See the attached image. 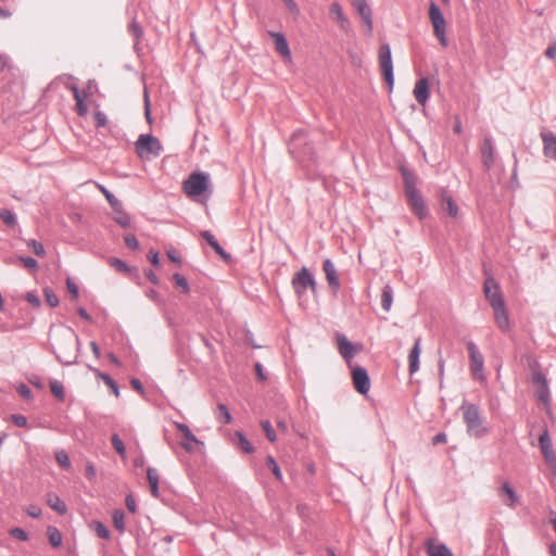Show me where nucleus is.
Segmentation results:
<instances>
[{
  "label": "nucleus",
  "mask_w": 556,
  "mask_h": 556,
  "mask_svg": "<svg viewBox=\"0 0 556 556\" xmlns=\"http://www.w3.org/2000/svg\"><path fill=\"white\" fill-rule=\"evenodd\" d=\"M85 475L89 480H93L96 477V468L91 463L86 465Z\"/></svg>",
  "instance_id": "nucleus-62"
},
{
  "label": "nucleus",
  "mask_w": 556,
  "mask_h": 556,
  "mask_svg": "<svg viewBox=\"0 0 556 556\" xmlns=\"http://www.w3.org/2000/svg\"><path fill=\"white\" fill-rule=\"evenodd\" d=\"M46 301L51 307H55L59 304V299L56 294L49 288L43 290Z\"/></svg>",
  "instance_id": "nucleus-50"
},
{
  "label": "nucleus",
  "mask_w": 556,
  "mask_h": 556,
  "mask_svg": "<svg viewBox=\"0 0 556 556\" xmlns=\"http://www.w3.org/2000/svg\"><path fill=\"white\" fill-rule=\"evenodd\" d=\"M441 208L446 212L451 217L455 218L458 214V207L452 197L445 191L441 194Z\"/></svg>",
  "instance_id": "nucleus-27"
},
{
  "label": "nucleus",
  "mask_w": 556,
  "mask_h": 556,
  "mask_svg": "<svg viewBox=\"0 0 556 556\" xmlns=\"http://www.w3.org/2000/svg\"><path fill=\"white\" fill-rule=\"evenodd\" d=\"M117 213V215L115 216V222L121 225L123 228H127L130 226V217L126 214V213H123L121 211V208L118 211H115Z\"/></svg>",
  "instance_id": "nucleus-49"
},
{
  "label": "nucleus",
  "mask_w": 556,
  "mask_h": 556,
  "mask_svg": "<svg viewBox=\"0 0 556 556\" xmlns=\"http://www.w3.org/2000/svg\"><path fill=\"white\" fill-rule=\"evenodd\" d=\"M426 552L428 556H453L452 552L446 545L432 539L427 540Z\"/></svg>",
  "instance_id": "nucleus-25"
},
{
  "label": "nucleus",
  "mask_w": 556,
  "mask_h": 556,
  "mask_svg": "<svg viewBox=\"0 0 556 556\" xmlns=\"http://www.w3.org/2000/svg\"><path fill=\"white\" fill-rule=\"evenodd\" d=\"M201 237L214 249V251L225 261L230 260V255L219 245L215 237L210 231H202Z\"/></svg>",
  "instance_id": "nucleus-26"
},
{
  "label": "nucleus",
  "mask_w": 556,
  "mask_h": 556,
  "mask_svg": "<svg viewBox=\"0 0 556 556\" xmlns=\"http://www.w3.org/2000/svg\"><path fill=\"white\" fill-rule=\"evenodd\" d=\"M91 529L97 533L98 536L108 540L110 532L108 528L100 521H92L90 525Z\"/></svg>",
  "instance_id": "nucleus-39"
},
{
  "label": "nucleus",
  "mask_w": 556,
  "mask_h": 556,
  "mask_svg": "<svg viewBox=\"0 0 556 556\" xmlns=\"http://www.w3.org/2000/svg\"><path fill=\"white\" fill-rule=\"evenodd\" d=\"M70 89L72 90L76 101L75 111L78 115L85 116L88 113V104L86 103V100L88 99L87 91L79 90L75 85H72Z\"/></svg>",
  "instance_id": "nucleus-19"
},
{
  "label": "nucleus",
  "mask_w": 556,
  "mask_h": 556,
  "mask_svg": "<svg viewBox=\"0 0 556 556\" xmlns=\"http://www.w3.org/2000/svg\"><path fill=\"white\" fill-rule=\"evenodd\" d=\"M420 339H418L415 344H414V348L412 349L410 353H409V356H408V362H409V372L410 374H414L416 372L418 369H419V356H420Z\"/></svg>",
  "instance_id": "nucleus-28"
},
{
  "label": "nucleus",
  "mask_w": 556,
  "mask_h": 556,
  "mask_svg": "<svg viewBox=\"0 0 556 556\" xmlns=\"http://www.w3.org/2000/svg\"><path fill=\"white\" fill-rule=\"evenodd\" d=\"M352 380L355 390L361 394H366L370 389L368 374L363 367H354L352 370Z\"/></svg>",
  "instance_id": "nucleus-12"
},
{
  "label": "nucleus",
  "mask_w": 556,
  "mask_h": 556,
  "mask_svg": "<svg viewBox=\"0 0 556 556\" xmlns=\"http://www.w3.org/2000/svg\"><path fill=\"white\" fill-rule=\"evenodd\" d=\"M143 101H144V116H146V119L149 124L152 123V118H151V111H150V98H149V93L147 91V89L144 90V93H143Z\"/></svg>",
  "instance_id": "nucleus-53"
},
{
  "label": "nucleus",
  "mask_w": 556,
  "mask_h": 556,
  "mask_svg": "<svg viewBox=\"0 0 556 556\" xmlns=\"http://www.w3.org/2000/svg\"><path fill=\"white\" fill-rule=\"evenodd\" d=\"M12 421L17 427H26L27 426V418L23 415H12Z\"/></svg>",
  "instance_id": "nucleus-61"
},
{
  "label": "nucleus",
  "mask_w": 556,
  "mask_h": 556,
  "mask_svg": "<svg viewBox=\"0 0 556 556\" xmlns=\"http://www.w3.org/2000/svg\"><path fill=\"white\" fill-rule=\"evenodd\" d=\"M111 442L115 451L122 456V458L126 457V450L123 441L119 439L117 434H113L111 438Z\"/></svg>",
  "instance_id": "nucleus-42"
},
{
  "label": "nucleus",
  "mask_w": 556,
  "mask_h": 556,
  "mask_svg": "<svg viewBox=\"0 0 556 556\" xmlns=\"http://www.w3.org/2000/svg\"><path fill=\"white\" fill-rule=\"evenodd\" d=\"M352 3L357 10L363 23L365 24L366 34L370 36L374 28L371 9L367 4L366 0H353Z\"/></svg>",
  "instance_id": "nucleus-15"
},
{
  "label": "nucleus",
  "mask_w": 556,
  "mask_h": 556,
  "mask_svg": "<svg viewBox=\"0 0 556 556\" xmlns=\"http://www.w3.org/2000/svg\"><path fill=\"white\" fill-rule=\"evenodd\" d=\"M215 417L216 419L225 425H228L231 422L232 418L229 413V409L225 404H218L215 410Z\"/></svg>",
  "instance_id": "nucleus-31"
},
{
  "label": "nucleus",
  "mask_w": 556,
  "mask_h": 556,
  "mask_svg": "<svg viewBox=\"0 0 556 556\" xmlns=\"http://www.w3.org/2000/svg\"><path fill=\"white\" fill-rule=\"evenodd\" d=\"M98 188L104 194L114 211L122 208L121 202L105 187L98 185Z\"/></svg>",
  "instance_id": "nucleus-35"
},
{
  "label": "nucleus",
  "mask_w": 556,
  "mask_h": 556,
  "mask_svg": "<svg viewBox=\"0 0 556 556\" xmlns=\"http://www.w3.org/2000/svg\"><path fill=\"white\" fill-rule=\"evenodd\" d=\"M94 374L97 377H99L100 379H102L104 381V383L113 391L114 395L115 396H118L119 395V390H118V387L117 384L111 379L110 376L105 375V374H102L100 372L98 369H93Z\"/></svg>",
  "instance_id": "nucleus-36"
},
{
  "label": "nucleus",
  "mask_w": 556,
  "mask_h": 556,
  "mask_svg": "<svg viewBox=\"0 0 556 556\" xmlns=\"http://www.w3.org/2000/svg\"><path fill=\"white\" fill-rule=\"evenodd\" d=\"M413 94L420 105L426 106L430 98V83L427 77H422L416 81Z\"/></svg>",
  "instance_id": "nucleus-17"
},
{
  "label": "nucleus",
  "mask_w": 556,
  "mask_h": 556,
  "mask_svg": "<svg viewBox=\"0 0 556 556\" xmlns=\"http://www.w3.org/2000/svg\"><path fill=\"white\" fill-rule=\"evenodd\" d=\"M469 357H470V368L472 375L476 378H482V369H483V357L481 353L478 351L475 343L469 342L467 344Z\"/></svg>",
  "instance_id": "nucleus-16"
},
{
  "label": "nucleus",
  "mask_w": 556,
  "mask_h": 556,
  "mask_svg": "<svg viewBox=\"0 0 556 556\" xmlns=\"http://www.w3.org/2000/svg\"><path fill=\"white\" fill-rule=\"evenodd\" d=\"M147 478L150 484L151 493L154 497L159 496V475L155 469L149 468L147 471Z\"/></svg>",
  "instance_id": "nucleus-30"
},
{
  "label": "nucleus",
  "mask_w": 556,
  "mask_h": 556,
  "mask_svg": "<svg viewBox=\"0 0 556 556\" xmlns=\"http://www.w3.org/2000/svg\"><path fill=\"white\" fill-rule=\"evenodd\" d=\"M66 287H67L68 292L73 296V299H77V296H78V287L76 286V283L74 281H72V279L68 278L66 280Z\"/></svg>",
  "instance_id": "nucleus-57"
},
{
  "label": "nucleus",
  "mask_w": 556,
  "mask_h": 556,
  "mask_svg": "<svg viewBox=\"0 0 556 556\" xmlns=\"http://www.w3.org/2000/svg\"><path fill=\"white\" fill-rule=\"evenodd\" d=\"M124 513L121 511V510H115L114 514H113V523H114V527L118 530V531H123L124 528H125V522H124Z\"/></svg>",
  "instance_id": "nucleus-47"
},
{
  "label": "nucleus",
  "mask_w": 556,
  "mask_h": 556,
  "mask_svg": "<svg viewBox=\"0 0 556 556\" xmlns=\"http://www.w3.org/2000/svg\"><path fill=\"white\" fill-rule=\"evenodd\" d=\"M323 270L329 287L333 290V292H337L340 289V281L333 263L330 260H325L323 264Z\"/></svg>",
  "instance_id": "nucleus-20"
},
{
  "label": "nucleus",
  "mask_w": 556,
  "mask_h": 556,
  "mask_svg": "<svg viewBox=\"0 0 556 556\" xmlns=\"http://www.w3.org/2000/svg\"><path fill=\"white\" fill-rule=\"evenodd\" d=\"M270 37L274 39L276 51L285 59H291V52L289 49L286 37L280 33L270 31Z\"/></svg>",
  "instance_id": "nucleus-23"
},
{
  "label": "nucleus",
  "mask_w": 556,
  "mask_h": 556,
  "mask_svg": "<svg viewBox=\"0 0 556 556\" xmlns=\"http://www.w3.org/2000/svg\"><path fill=\"white\" fill-rule=\"evenodd\" d=\"M0 218L8 226H15L16 224L15 215L8 208L0 210Z\"/></svg>",
  "instance_id": "nucleus-40"
},
{
  "label": "nucleus",
  "mask_w": 556,
  "mask_h": 556,
  "mask_svg": "<svg viewBox=\"0 0 556 556\" xmlns=\"http://www.w3.org/2000/svg\"><path fill=\"white\" fill-rule=\"evenodd\" d=\"M544 155L556 161V135L549 130L541 131Z\"/></svg>",
  "instance_id": "nucleus-18"
},
{
  "label": "nucleus",
  "mask_w": 556,
  "mask_h": 556,
  "mask_svg": "<svg viewBox=\"0 0 556 556\" xmlns=\"http://www.w3.org/2000/svg\"><path fill=\"white\" fill-rule=\"evenodd\" d=\"M17 392H18V393H20V395H21L22 397H24V399H30V396H31V391H30V389H29L26 384H24V383H22V384H20V386L17 387Z\"/></svg>",
  "instance_id": "nucleus-60"
},
{
  "label": "nucleus",
  "mask_w": 556,
  "mask_h": 556,
  "mask_svg": "<svg viewBox=\"0 0 556 556\" xmlns=\"http://www.w3.org/2000/svg\"><path fill=\"white\" fill-rule=\"evenodd\" d=\"M402 175H403V179H404L405 193H408L410 190L412 191L418 190L416 188L417 179L414 174H412L407 169H403Z\"/></svg>",
  "instance_id": "nucleus-33"
},
{
  "label": "nucleus",
  "mask_w": 556,
  "mask_h": 556,
  "mask_svg": "<svg viewBox=\"0 0 556 556\" xmlns=\"http://www.w3.org/2000/svg\"><path fill=\"white\" fill-rule=\"evenodd\" d=\"M338 350L341 356L350 364L351 359L363 350L359 343H352L343 334L337 336Z\"/></svg>",
  "instance_id": "nucleus-8"
},
{
  "label": "nucleus",
  "mask_w": 556,
  "mask_h": 556,
  "mask_svg": "<svg viewBox=\"0 0 556 556\" xmlns=\"http://www.w3.org/2000/svg\"><path fill=\"white\" fill-rule=\"evenodd\" d=\"M25 299L34 307H39L40 300L38 299V296L35 293H31V292L26 293Z\"/></svg>",
  "instance_id": "nucleus-59"
},
{
  "label": "nucleus",
  "mask_w": 556,
  "mask_h": 556,
  "mask_svg": "<svg viewBox=\"0 0 556 556\" xmlns=\"http://www.w3.org/2000/svg\"><path fill=\"white\" fill-rule=\"evenodd\" d=\"M532 383L535 388V396L538 401L546 405L549 400V391L544 375L542 372H534L532 376Z\"/></svg>",
  "instance_id": "nucleus-14"
},
{
  "label": "nucleus",
  "mask_w": 556,
  "mask_h": 556,
  "mask_svg": "<svg viewBox=\"0 0 556 556\" xmlns=\"http://www.w3.org/2000/svg\"><path fill=\"white\" fill-rule=\"evenodd\" d=\"M10 535L20 541H27L28 535L22 528H13L10 530Z\"/></svg>",
  "instance_id": "nucleus-52"
},
{
  "label": "nucleus",
  "mask_w": 556,
  "mask_h": 556,
  "mask_svg": "<svg viewBox=\"0 0 556 556\" xmlns=\"http://www.w3.org/2000/svg\"><path fill=\"white\" fill-rule=\"evenodd\" d=\"M292 286L295 290V293L301 296L307 288H311L314 291L316 288V282L309 270L303 267L293 277Z\"/></svg>",
  "instance_id": "nucleus-6"
},
{
  "label": "nucleus",
  "mask_w": 556,
  "mask_h": 556,
  "mask_svg": "<svg viewBox=\"0 0 556 556\" xmlns=\"http://www.w3.org/2000/svg\"><path fill=\"white\" fill-rule=\"evenodd\" d=\"M55 460L62 468H70L71 462L67 453L65 451H59L55 453Z\"/></svg>",
  "instance_id": "nucleus-43"
},
{
  "label": "nucleus",
  "mask_w": 556,
  "mask_h": 556,
  "mask_svg": "<svg viewBox=\"0 0 556 556\" xmlns=\"http://www.w3.org/2000/svg\"><path fill=\"white\" fill-rule=\"evenodd\" d=\"M124 241H125V243H126V245L128 248L134 249V250L139 249V242H138L137 238L134 235L127 233L124 237Z\"/></svg>",
  "instance_id": "nucleus-54"
},
{
  "label": "nucleus",
  "mask_w": 556,
  "mask_h": 556,
  "mask_svg": "<svg viewBox=\"0 0 556 556\" xmlns=\"http://www.w3.org/2000/svg\"><path fill=\"white\" fill-rule=\"evenodd\" d=\"M49 542L53 547H59L62 543V534L61 532L54 528L49 527L47 530Z\"/></svg>",
  "instance_id": "nucleus-34"
},
{
  "label": "nucleus",
  "mask_w": 556,
  "mask_h": 556,
  "mask_svg": "<svg viewBox=\"0 0 556 556\" xmlns=\"http://www.w3.org/2000/svg\"><path fill=\"white\" fill-rule=\"evenodd\" d=\"M285 5L289 9V11L293 13H298L299 8L294 0H282Z\"/></svg>",
  "instance_id": "nucleus-63"
},
{
  "label": "nucleus",
  "mask_w": 556,
  "mask_h": 556,
  "mask_svg": "<svg viewBox=\"0 0 556 556\" xmlns=\"http://www.w3.org/2000/svg\"><path fill=\"white\" fill-rule=\"evenodd\" d=\"M429 20L433 27L435 38L439 40L441 46L446 47V21L440 8L434 2H430L429 4Z\"/></svg>",
  "instance_id": "nucleus-3"
},
{
  "label": "nucleus",
  "mask_w": 556,
  "mask_h": 556,
  "mask_svg": "<svg viewBox=\"0 0 556 556\" xmlns=\"http://www.w3.org/2000/svg\"><path fill=\"white\" fill-rule=\"evenodd\" d=\"M110 265L118 271L126 273L129 270V267L127 266V264L119 258H111Z\"/></svg>",
  "instance_id": "nucleus-51"
},
{
  "label": "nucleus",
  "mask_w": 556,
  "mask_h": 556,
  "mask_svg": "<svg viewBox=\"0 0 556 556\" xmlns=\"http://www.w3.org/2000/svg\"><path fill=\"white\" fill-rule=\"evenodd\" d=\"M26 513L28 516L33 517V518H38L40 517L41 515V509L39 506H36V505H29L27 508H26Z\"/></svg>",
  "instance_id": "nucleus-58"
},
{
  "label": "nucleus",
  "mask_w": 556,
  "mask_h": 556,
  "mask_svg": "<svg viewBox=\"0 0 556 556\" xmlns=\"http://www.w3.org/2000/svg\"><path fill=\"white\" fill-rule=\"evenodd\" d=\"M261 426L265 432V435L266 438L270 441V442H275L276 441V433H275V430L271 426V424L268 421V420H263L261 422Z\"/></svg>",
  "instance_id": "nucleus-45"
},
{
  "label": "nucleus",
  "mask_w": 556,
  "mask_h": 556,
  "mask_svg": "<svg viewBox=\"0 0 556 556\" xmlns=\"http://www.w3.org/2000/svg\"><path fill=\"white\" fill-rule=\"evenodd\" d=\"M51 393L60 401H64L65 392L64 387L60 381L53 380L50 382Z\"/></svg>",
  "instance_id": "nucleus-37"
},
{
  "label": "nucleus",
  "mask_w": 556,
  "mask_h": 556,
  "mask_svg": "<svg viewBox=\"0 0 556 556\" xmlns=\"http://www.w3.org/2000/svg\"><path fill=\"white\" fill-rule=\"evenodd\" d=\"M407 198L408 205L413 213L419 218L424 219L428 214L427 205L418 190L409 191L405 193Z\"/></svg>",
  "instance_id": "nucleus-11"
},
{
  "label": "nucleus",
  "mask_w": 556,
  "mask_h": 556,
  "mask_svg": "<svg viewBox=\"0 0 556 556\" xmlns=\"http://www.w3.org/2000/svg\"><path fill=\"white\" fill-rule=\"evenodd\" d=\"M177 430L181 433L184 441L181 442V446L187 452L194 451L198 446L202 445V442L197 439V437L191 432L189 427L181 422H174Z\"/></svg>",
  "instance_id": "nucleus-13"
},
{
  "label": "nucleus",
  "mask_w": 556,
  "mask_h": 556,
  "mask_svg": "<svg viewBox=\"0 0 556 556\" xmlns=\"http://www.w3.org/2000/svg\"><path fill=\"white\" fill-rule=\"evenodd\" d=\"M173 279L175 281L176 287L180 288L184 293L189 292V285L184 276L180 274H174Z\"/></svg>",
  "instance_id": "nucleus-48"
},
{
  "label": "nucleus",
  "mask_w": 556,
  "mask_h": 556,
  "mask_svg": "<svg viewBox=\"0 0 556 556\" xmlns=\"http://www.w3.org/2000/svg\"><path fill=\"white\" fill-rule=\"evenodd\" d=\"M20 261L23 263V265L30 269L35 270L38 267V263L33 257H20Z\"/></svg>",
  "instance_id": "nucleus-56"
},
{
  "label": "nucleus",
  "mask_w": 556,
  "mask_h": 556,
  "mask_svg": "<svg viewBox=\"0 0 556 556\" xmlns=\"http://www.w3.org/2000/svg\"><path fill=\"white\" fill-rule=\"evenodd\" d=\"M381 305L384 311H390L392 305V291L389 287L384 288L381 294Z\"/></svg>",
  "instance_id": "nucleus-41"
},
{
  "label": "nucleus",
  "mask_w": 556,
  "mask_h": 556,
  "mask_svg": "<svg viewBox=\"0 0 556 556\" xmlns=\"http://www.w3.org/2000/svg\"><path fill=\"white\" fill-rule=\"evenodd\" d=\"M93 118H94V123H96V126L99 128V127H103L106 125V116L104 113L100 112V111H97L94 112L93 114Z\"/></svg>",
  "instance_id": "nucleus-55"
},
{
  "label": "nucleus",
  "mask_w": 556,
  "mask_h": 556,
  "mask_svg": "<svg viewBox=\"0 0 556 556\" xmlns=\"http://www.w3.org/2000/svg\"><path fill=\"white\" fill-rule=\"evenodd\" d=\"M329 17L342 31L348 33L350 30V20L339 2H332L329 5Z\"/></svg>",
  "instance_id": "nucleus-9"
},
{
  "label": "nucleus",
  "mask_w": 556,
  "mask_h": 556,
  "mask_svg": "<svg viewBox=\"0 0 556 556\" xmlns=\"http://www.w3.org/2000/svg\"><path fill=\"white\" fill-rule=\"evenodd\" d=\"M498 496L508 507H514L518 503V495L508 482H504L498 490Z\"/></svg>",
  "instance_id": "nucleus-22"
},
{
  "label": "nucleus",
  "mask_w": 556,
  "mask_h": 556,
  "mask_svg": "<svg viewBox=\"0 0 556 556\" xmlns=\"http://www.w3.org/2000/svg\"><path fill=\"white\" fill-rule=\"evenodd\" d=\"M136 151L141 159L159 156L162 151L160 140L152 135H140L136 141Z\"/></svg>",
  "instance_id": "nucleus-4"
},
{
  "label": "nucleus",
  "mask_w": 556,
  "mask_h": 556,
  "mask_svg": "<svg viewBox=\"0 0 556 556\" xmlns=\"http://www.w3.org/2000/svg\"><path fill=\"white\" fill-rule=\"evenodd\" d=\"M266 463H267V466L270 468L271 472L274 473V476L276 477V479L281 480L282 473H281L280 468L277 465L276 460L274 459V457L267 456Z\"/></svg>",
  "instance_id": "nucleus-46"
},
{
  "label": "nucleus",
  "mask_w": 556,
  "mask_h": 556,
  "mask_svg": "<svg viewBox=\"0 0 556 556\" xmlns=\"http://www.w3.org/2000/svg\"><path fill=\"white\" fill-rule=\"evenodd\" d=\"M210 186V176L205 173L195 172L182 182V190L188 198L197 199L204 194Z\"/></svg>",
  "instance_id": "nucleus-2"
},
{
  "label": "nucleus",
  "mask_w": 556,
  "mask_h": 556,
  "mask_svg": "<svg viewBox=\"0 0 556 556\" xmlns=\"http://www.w3.org/2000/svg\"><path fill=\"white\" fill-rule=\"evenodd\" d=\"M483 291L492 308H500L504 306V300L502 298L500 287L494 278L489 277L485 279Z\"/></svg>",
  "instance_id": "nucleus-7"
},
{
  "label": "nucleus",
  "mask_w": 556,
  "mask_h": 556,
  "mask_svg": "<svg viewBox=\"0 0 556 556\" xmlns=\"http://www.w3.org/2000/svg\"><path fill=\"white\" fill-rule=\"evenodd\" d=\"M378 61L379 66L381 70V74L389 85L390 89H392L394 84V76H393V63H392V55H391V48L389 45L384 43L380 46L378 51Z\"/></svg>",
  "instance_id": "nucleus-5"
},
{
  "label": "nucleus",
  "mask_w": 556,
  "mask_h": 556,
  "mask_svg": "<svg viewBox=\"0 0 556 556\" xmlns=\"http://www.w3.org/2000/svg\"><path fill=\"white\" fill-rule=\"evenodd\" d=\"M236 437L238 438V447L244 453L254 452L253 445L249 442V440L241 433L236 432Z\"/></svg>",
  "instance_id": "nucleus-38"
},
{
  "label": "nucleus",
  "mask_w": 556,
  "mask_h": 556,
  "mask_svg": "<svg viewBox=\"0 0 556 556\" xmlns=\"http://www.w3.org/2000/svg\"><path fill=\"white\" fill-rule=\"evenodd\" d=\"M78 338L71 329H66L61 333L60 341L56 345V356L59 359H62L63 355L66 353V344L73 346L74 342H77Z\"/></svg>",
  "instance_id": "nucleus-21"
},
{
  "label": "nucleus",
  "mask_w": 556,
  "mask_h": 556,
  "mask_svg": "<svg viewBox=\"0 0 556 556\" xmlns=\"http://www.w3.org/2000/svg\"><path fill=\"white\" fill-rule=\"evenodd\" d=\"M539 445L541 453L544 456L545 462L547 465L555 469L556 468V453L553 448V444L551 441V438L548 435V432L545 430L539 438Z\"/></svg>",
  "instance_id": "nucleus-10"
},
{
  "label": "nucleus",
  "mask_w": 556,
  "mask_h": 556,
  "mask_svg": "<svg viewBox=\"0 0 556 556\" xmlns=\"http://www.w3.org/2000/svg\"><path fill=\"white\" fill-rule=\"evenodd\" d=\"M480 151L484 166L490 168L494 163V147L490 137L483 139Z\"/></svg>",
  "instance_id": "nucleus-24"
},
{
  "label": "nucleus",
  "mask_w": 556,
  "mask_h": 556,
  "mask_svg": "<svg viewBox=\"0 0 556 556\" xmlns=\"http://www.w3.org/2000/svg\"><path fill=\"white\" fill-rule=\"evenodd\" d=\"M47 504L61 515L66 513L65 503L56 495H48Z\"/></svg>",
  "instance_id": "nucleus-32"
},
{
  "label": "nucleus",
  "mask_w": 556,
  "mask_h": 556,
  "mask_svg": "<svg viewBox=\"0 0 556 556\" xmlns=\"http://www.w3.org/2000/svg\"><path fill=\"white\" fill-rule=\"evenodd\" d=\"M460 409L469 435L482 438L489 433V428L484 425L479 408L476 405L464 403Z\"/></svg>",
  "instance_id": "nucleus-1"
},
{
  "label": "nucleus",
  "mask_w": 556,
  "mask_h": 556,
  "mask_svg": "<svg viewBox=\"0 0 556 556\" xmlns=\"http://www.w3.org/2000/svg\"><path fill=\"white\" fill-rule=\"evenodd\" d=\"M27 247L38 256H43L46 251L43 245L37 240L30 239L27 241Z\"/></svg>",
  "instance_id": "nucleus-44"
},
{
  "label": "nucleus",
  "mask_w": 556,
  "mask_h": 556,
  "mask_svg": "<svg viewBox=\"0 0 556 556\" xmlns=\"http://www.w3.org/2000/svg\"><path fill=\"white\" fill-rule=\"evenodd\" d=\"M545 55L548 58V59H554L556 56V42L551 45L546 51H545Z\"/></svg>",
  "instance_id": "nucleus-64"
},
{
  "label": "nucleus",
  "mask_w": 556,
  "mask_h": 556,
  "mask_svg": "<svg viewBox=\"0 0 556 556\" xmlns=\"http://www.w3.org/2000/svg\"><path fill=\"white\" fill-rule=\"evenodd\" d=\"M493 311L497 327L503 331H507L509 329V319L505 306L493 308Z\"/></svg>",
  "instance_id": "nucleus-29"
}]
</instances>
